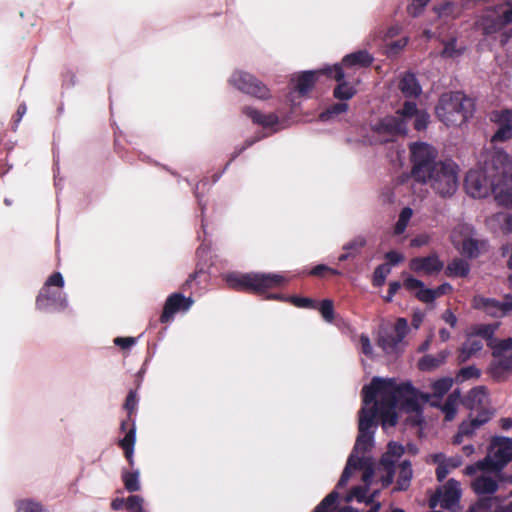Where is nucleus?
Masks as SVG:
<instances>
[{"instance_id": "obj_54", "label": "nucleus", "mask_w": 512, "mask_h": 512, "mask_svg": "<svg viewBox=\"0 0 512 512\" xmlns=\"http://www.w3.org/2000/svg\"><path fill=\"white\" fill-rule=\"evenodd\" d=\"M429 1L430 0H412L411 4L408 6L409 14L414 17L418 16Z\"/></svg>"}, {"instance_id": "obj_63", "label": "nucleus", "mask_w": 512, "mask_h": 512, "mask_svg": "<svg viewBox=\"0 0 512 512\" xmlns=\"http://www.w3.org/2000/svg\"><path fill=\"white\" fill-rule=\"evenodd\" d=\"M442 319L447 323L449 324L451 327H455L456 324H457V317L454 315L453 312H451L450 310H446L443 315H442Z\"/></svg>"}, {"instance_id": "obj_12", "label": "nucleus", "mask_w": 512, "mask_h": 512, "mask_svg": "<svg viewBox=\"0 0 512 512\" xmlns=\"http://www.w3.org/2000/svg\"><path fill=\"white\" fill-rule=\"evenodd\" d=\"M404 453V447L396 442H390L387 451L381 457L377 467L379 481L383 487L392 484L395 473V464L399 461Z\"/></svg>"}, {"instance_id": "obj_33", "label": "nucleus", "mask_w": 512, "mask_h": 512, "mask_svg": "<svg viewBox=\"0 0 512 512\" xmlns=\"http://www.w3.org/2000/svg\"><path fill=\"white\" fill-rule=\"evenodd\" d=\"M470 271L467 261L461 258L453 259L446 267L445 274L448 277H465Z\"/></svg>"}, {"instance_id": "obj_15", "label": "nucleus", "mask_w": 512, "mask_h": 512, "mask_svg": "<svg viewBox=\"0 0 512 512\" xmlns=\"http://www.w3.org/2000/svg\"><path fill=\"white\" fill-rule=\"evenodd\" d=\"M482 473L476 477L471 486L474 492L479 496L492 495L499 487L500 472L484 469L480 470Z\"/></svg>"}, {"instance_id": "obj_23", "label": "nucleus", "mask_w": 512, "mask_h": 512, "mask_svg": "<svg viewBox=\"0 0 512 512\" xmlns=\"http://www.w3.org/2000/svg\"><path fill=\"white\" fill-rule=\"evenodd\" d=\"M436 497L441 506L450 509L457 505L461 497L460 484L454 479H450L445 485L438 489Z\"/></svg>"}, {"instance_id": "obj_28", "label": "nucleus", "mask_w": 512, "mask_h": 512, "mask_svg": "<svg viewBox=\"0 0 512 512\" xmlns=\"http://www.w3.org/2000/svg\"><path fill=\"white\" fill-rule=\"evenodd\" d=\"M494 360L492 362L491 371L492 375L497 378L501 379L506 374H509L512 372V355H506L502 354L500 355H493Z\"/></svg>"}, {"instance_id": "obj_17", "label": "nucleus", "mask_w": 512, "mask_h": 512, "mask_svg": "<svg viewBox=\"0 0 512 512\" xmlns=\"http://www.w3.org/2000/svg\"><path fill=\"white\" fill-rule=\"evenodd\" d=\"M36 306L40 310L61 311L67 307L66 295L60 290L43 287L36 299Z\"/></svg>"}, {"instance_id": "obj_43", "label": "nucleus", "mask_w": 512, "mask_h": 512, "mask_svg": "<svg viewBox=\"0 0 512 512\" xmlns=\"http://www.w3.org/2000/svg\"><path fill=\"white\" fill-rule=\"evenodd\" d=\"M391 269L388 264L379 265L373 274V285L380 287L385 283L387 276L390 274Z\"/></svg>"}, {"instance_id": "obj_61", "label": "nucleus", "mask_w": 512, "mask_h": 512, "mask_svg": "<svg viewBox=\"0 0 512 512\" xmlns=\"http://www.w3.org/2000/svg\"><path fill=\"white\" fill-rule=\"evenodd\" d=\"M137 406V397L136 393L131 391L125 401V408L129 413L133 412Z\"/></svg>"}, {"instance_id": "obj_32", "label": "nucleus", "mask_w": 512, "mask_h": 512, "mask_svg": "<svg viewBox=\"0 0 512 512\" xmlns=\"http://www.w3.org/2000/svg\"><path fill=\"white\" fill-rule=\"evenodd\" d=\"M449 355V351L443 350L436 355H425L419 361V368L421 370H433L442 365Z\"/></svg>"}, {"instance_id": "obj_45", "label": "nucleus", "mask_w": 512, "mask_h": 512, "mask_svg": "<svg viewBox=\"0 0 512 512\" xmlns=\"http://www.w3.org/2000/svg\"><path fill=\"white\" fill-rule=\"evenodd\" d=\"M366 245V239L363 236H357L343 246V250L353 253L354 257L360 253V250Z\"/></svg>"}, {"instance_id": "obj_21", "label": "nucleus", "mask_w": 512, "mask_h": 512, "mask_svg": "<svg viewBox=\"0 0 512 512\" xmlns=\"http://www.w3.org/2000/svg\"><path fill=\"white\" fill-rule=\"evenodd\" d=\"M193 304L191 298H185L182 294L175 293L169 296L165 302L161 322L167 323L173 319L174 314L179 310L187 311Z\"/></svg>"}, {"instance_id": "obj_18", "label": "nucleus", "mask_w": 512, "mask_h": 512, "mask_svg": "<svg viewBox=\"0 0 512 512\" xmlns=\"http://www.w3.org/2000/svg\"><path fill=\"white\" fill-rule=\"evenodd\" d=\"M326 75L334 78L339 84L334 89V96L340 100H348L354 96L356 90L353 86L344 81L345 73L343 72L342 65H334L333 67H325Z\"/></svg>"}, {"instance_id": "obj_40", "label": "nucleus", "mask_w": 512, "mask_h": 512, "mask_svg": "<svg viewBox=\"0 0 512 512\" xmlns=\"http://www.w3.org/2000/svg\"><path fill=\"white\" fill-rule=\"evenodd\" d=\"M269 298L282 300V301L289 300L295 306L300 307V308H316L314 301L310 298H302V297L284 298L283 296H281L279 294L270 295Z\"/></svg>"}, {"instance_id": "obj_3", "label": "nucleus", "mask_w": 512, "mask_h": 512, "mask_svg": "<svg viewBox=\"0 0 512 512\" xmlns=\"http://www.w3.org/2000/svg\"><path fill=\"white\" fill-rule=\"evenodd\" d=\"M372 446L373 444L366 450H353V453L348 458L346 467L337 483L336 488L340 489L346 486L351 475L356 472H360L363 485L355 486L347 495L346 501L350 502L351 500L356 499L359 502L371 504V507L367 512H379L381 504L379 502H374V498L377 496L378 490L373 491L369 497L366 495L368 487L372 483L373 477L375 475L374 462L369 457L358 456L359 453H365Z\"/></svg>"}, {"instance_id": "obj_36", "label": "nucleus", "mask_w": 512, "mask_h": 512, "mask_svg": "<svg viewBox=\"0 0 512 512\" xmlns=\"http://www.w3.org/2000/svg\"><path fill=\"white\" fill-rule=\"evenodd\" d=\"M497 500L494 497H481L468 512H495Z\"/></svg>"}, {"instance_id": "obj_6", "label": "nucleus", "mask_w": 512, "mask_h": 512, "mask_svg": "<svg viewBox=\"0 0 512 512\" xmlns=\"http://www.w3.org/2000/svg\"><path fill=\"white\" fill-rule=\"evenodd\" d=\"M512 460V438L495 436L490 442L488 453L483 460L465 468V474L474 475L477 470H501Z\"/></svg>"}, {"instance_id": "obj_60", "label": "nucleus", "mask_w": 512, "mask_h": 512, "mask_svg": "<svg viewBox=\"0 0 512 512\" xmlns=\"http://www.w3.org/2000/svg\"><path fill=\"white\" fill-rule=\"evenodd\" d=\"M449 472L450 468L448 467V464L445 463L444 461L440 462L436 469L437 479L439 481H443L447 477Z\"/></svg>"}, {"instance_id": "obj_55", "label": "nucleus", "mask_w": 512, "mask_h": 512, "mask_svg": "<svg viewBox=\"0 0 512 512\" xmlns=\"http://www.w3.org/2000/svg\"><path fill=\"white\" fill-rule=\"evenodd\" d=\"M51 286H56L58 288H62L64 286V279L61 273L55 272L47 279L44 287L50 288Z\"/></svg>"}, {"instance_id": "obj_26", "label": "nucleus", "mask_w": 512, "mask_h": 512, "mask_svg": "<svg viewBox=\"0 0 512 512\" xmlns=\"http://www.w3.org/2000/svg\"><path fill=\"white\" fill-rule=\"evenodd\" d=\"M323 69L318 71H305L292 79L295 82L294 90L300 96L306 95L314 86L317 74H325Z\"/></svg>"}, {"instance_id": "obj_19", "label": "nucleus", "mask_w": 512, "mask_h": 512, "mask_svg": "<svg viewBox=\"0 0 512 512\" xmlns=\"http://www.w3.org/2000/svg\"><path fill=\"white\" fill-rule=\"evenodd\" d=\"M401 114L406 122V133L408 132V125L412 120L417 131L426 129L429 122V114L425 110L418 109L414 102L405 101L401 108Z\"/></svg>"}, {"instance_id": "obj_27", "label": "nucleus", "mask_w": 512, "mask_h": 512, "mask_svg": "<svg viewBox=\"0 0 512 512\" xmlns=\"http://www.w3.org/2000/svg\"><path fill=\"white\" fill-rule=\"evenodd\" d=\"M243 113L263 128H274L279 124V118L274 113L264 114L249 106L243 108Z\"/></svg>"}, {"instance_id": "obj_47", "label": "nucleus", "mask_w": 512, "mask_h": 512, "mask_svg": "<svg viewBox=\"0 0 512 512\" xmlns=\"http://www.w3.org/2000/svg\"><path fill=\"white\" fill-rule=\"evenodd\" d=\"M502 354L512 355V338L500 340L493 345V355L501 356Z\"/></svg>"}, {"instance_id": "obj_49", "label": "nucleus", "mask_w": 512, "mask_h": 512, "mask_svg": "<svg viewBox=\"0 0 512 512\" xmlns=\"http://www.w3.org/2000/svg\"><path fill=\"white\" fill-rule=\"evenodd\" d=\"M319 311L326 322L331 323L334 319L333 302L329 299H325L321 302Z\"/></svg>"}, {"instance_id": "obj_13", "label": "nucleus", "mask_w": 512, "mask_h": 512, "mask_svg": "<svg viewBox=\"0 0 512 512\" xmlns=\"http://www.w3.org/2000/svg\"><path fill=\"white\" fill-rule=\"evenodd\" d=\"M472 306L491 317L503 318L512 314V294H506L502 300L476 295L472 300Z\"/></svg>"}, {"instance_id": "obj_2", "label": "nucleus", "mask_w": 512, "mask_h": 512, "mask_svg": "<svg viewBox=\"0 0 512 512\" xmlns=\"http://www.w3.org/2000/svg\"><path fill=\"white\" fill-rule=\"evenodd\" d=\"M512 157L494 149L486 152L477 168L465 178V189L473 198H484L493 193L496 201L512 208Z\"/></svg>"}, {"instance_id": "obj_7", "label": "nucleus", "mask_w": 512, "mask_h": 512, "mask_svg": "<svg viewBox=\"0 0 512 512\" xmlns=\"http://www.w3.org/2000/svg\"><path fill=\"white\" fill-rule=\"evenodd\" d=\"M418 182L429 184L442 197L451 196L458 186V167L452 161L439 162L427 178Z\"/></svg>"}, {"instance_id": "obj_34", "label": "nucleus", "mask_w": 512, "mask_h": 512, "mask_svg": "<svg viewBox=\"0 0 512 512\" xmlns=\"http://www.w3.org/2000/svg\"><path fill=\"white\" fill-rule=\"evenodd\" d=\"M412 478V468L409 461L405 460L399 465L398 479L396 490H406Z\"/></svg>"}, {"instance_id": "obj_64", "label": "nucleus", "mask_w": 512, "mask_h": 512, "mask_svg": "<svg viewBox=\"0 0 512 512\" xmlns=\"http://www.w3.org/2000/svg\"><path fill=\"white\" fill-rule=\"evenodd\" d=\"M495 328L496 327L492 325H485L479 329L478 334L488 339L493 335Z\"/></svg>"}, {"instance_id": "obj_24", "label": "nucleus", "mask_w": 512, "mask_h": 512, "mask_svg": "<svg viewBox=\"0 0 512 512\" xmlns=\"http://www.w3.org/2000/svg\"><path fill=\"white\" fill-rule=\"evenodd\" d=\"M488 402V396L485 388L476 387L473 388L464 399L465 406L472 411V415H479L483 410L492 412L486 407Z\"/></svg>"}, {"instance_id": "obj_10", "label": "nucleus", "mask_w": 512, "mask_h": 512, "mask_svg": "<svg viewBox=\"0 0 512 512\" xmlns=\"http://www.w3.org/2000/svg\"><path fill=\"white\" fill-rule=\"evenodd\" d=\"M454 246L469 258L478 257L487 248L484 240L478 239L473 227L466 223L458 224L451 233Z\"/></svg>"}, {"instance_id": "obj_35", "label": "nucleus", "mask_w": 512, "mask_h": 512, "mask_svg": "<svg viewBox=\"0 0 512 512\" xmlns=\"http://www.w3.org/2000/svg\"><path fill=\"white\" fill-rule=\"evenodd\" d=\"M460 401V392L453 391L441 407L442 412L445 414L446 421H452L457 412V406Z\"/></svg>"}, {"instance_id": "obj_37", "label": "nucleus", "mask_w": 512, "mask_h": 512, "mask_svg": "<svg viewBox=\"0 0 512 512\" xmlns=\"http://www.w3.org/2000/svg\"><path fill=\"white\" fill-rule=\"evenodd\" d=\"M412 216L413 210L410 207H405L401 210L398 221L394 227V233L396 235H401L404 233Z\"/></svg>"}, {"instance_id": "obj_41", "label": "nucleus", "mask_w": 512, "mask_h": 512, "mask_svg": "<svg viewBox=\"0 0 512 512\" xmlns=\"http://www.w3.org/2000/svg\"><path fill=\"white\" fill-rule=\"evenodd\" d=\"M464 47L456 46V39H450L444 43L441 55L445 58H457L463 53Z\"/></svg>"}, {"instance_id": "obj_53", "label": "nucleus", "mask_w": 512, "mask_h": 512, "mask_svg": "<svg viewBox=\"0 0 512 512\" xmlns=\"http://www.w3.org/2000/svg\"><path fill=\"white\" fill-rule=\"evenodd\" d=\"M479 374L480 373L477 368H475L474 366H468V367L462 368L459 371L457 378L460 379L461 381H464V380L471 379V378H477L479 376Z\"/></svg>"}, {"instance_id": "obj_38", "label": "nucleus", "mask_w": 512, "mask_h": 512, "mask_svg": "<svg viewBox=\"0 0 512 512\" xmlns=\"http://www.w3.org/2000/svg\"><path fill=\"white\" fill-rule=\"evenodd\" d=\"M122 479H123L125 488L129 492H136V491L140 490L139 471H134V472L125 471L122 474Z\"/></svg>"}, {"instance_id": "obj_29", "label": "nucleus", "mask_w": 512, "mask_h": 512, "mask_svg": "<svg viewBox=\"0 0 512 512\" xmlns=\"http://www.w3.org/2000/svg\"><path fill=\"white\" fill-rule=\"evenodd\" d=\"M398 87L406 98L417 97L421 93V87L412 73H406L400 79Z\"/></svg>"}, {"instance_id": "obj_4", "label": "nucleus", "mask_w": 512, "mask_h": 512, "mask_svg": "<svg viewBox=\"0 0 512 512\" xmlns=\"http://www.w3.org/2000/svg\"><path fill=\"white\" fill-rule=\"evenodd\" d=\"M473 111V100L461 92L443 94L436 106V115L446 126L461 125L467 121Z\"/></svg>"}, {"instance_id": "obj_44", "label": "nucleus", "mask_w": 512, "mask_h": 512, "mask_svg": "<svg viewBox=\"0 0 512 512\" xmlns=\"http://www.w3.org/2000/svg\"><path fill=\"white\" fill-rule=\"evenodd\" d=\"M338 497V492L332 491L320 502V504L315 508L314 512H330Z\"/></svg>"}, {"instance_id": "obj_42", "label": "nucleus", "mask_w": 512, "mask_h": 512, "mask_svg": "<svg viewBox=\"0 0 512 512\" xmlns=\"http://www.w3.org/2000/svg\"><path fill=\"white\" fill-rule=\"evenodd\" d=\"M348 109V105L346 103H336L331 105L326 111L320 114V119L322 121H327L332 119L334 116L342 114L346 112Z\"/></svg>"}, {"instance_id": "obj_51", "label": "nucleus", "mask_w": 512, "mask_h": 512, "mask_svg": "<svg viewBox=\"0 0 512 512\" xmlns=\"http://www.w3.org/2000/svg\"><path fill=\"white\" fill-rule=\"evenodd\" d=\"M496 220L502 224V228L506 231H512V213L501 211L496 214Z\"/></svg>"}, {"instance_id": "obj_1", "label": "nucleus", "mask_w": 512, "mask_h": 512, "mask_svg": "<svg viewBox=\"0 0 512 512\" xmlns=\"http://www.w3.org/2000/svg\"><path fill=\"white\" fill-rule=\"evenodd\" d=\"M452 384V378H441L432 384L433 394L430 395L417 391L410 383L398 384L394 379L374 377L362 389L363 406L359 411V433L355 450H366L373 444L378 418H381L385 430L396 425V408L414 413L413 423L420 424L422 404L429 402L432 397L440 399L450 390Z\"/></svg>"}, {"instance_id": "obj_57", "label": "nucleus", "mask_w": 512, "mask_h": 512, "mask_svg": "<svg viewBox=\"0 0 512 512\" xmlns=\"http://www.w3.org/2000/svg\"><path fill=\"white\" fill-rule=\"evenodd\" d=\"M359 342L361 345L362 353L371 357L373 355V348H372L369 337L365 334H362L359 338Z\"/></svg>"}, {"instance_id": "obj_39", "label": "nucleus", "mask_w": 512, "mask_h": 512, "mask_svg": "<svg viewBox=\"0 0 512 512\" xmlns=\"http://www.w3.org/2000/svg\"><path fill=\"white\" fill-rule=\"evenodd\" d=\"M16 512H46L42 505L30 499L19 500L16 503Z\"/></svg>"}, {"instance_id": "obj_9", "label": "nucleus", "mask_w": 512, "mask_h": 512, "mask_svg": "<svg viewBox=\"0 0 512 512\" xmlns=\"http://www.w3.org/2000/svg\"><path fill=\"white\" fill-rule=\"evenodd\" d=\"M410 161L412 164V177L418 182L429 176L432 170L439 162H436L437 150L425 142H415L410 144Z\"/></svg>"}, {"instance_id": "obj_22", "label": "nucleus", "mask_w": 512, "mask_h": 512, "mask_svg": "<svg viewBox=\"0 0 512 512\" xmlns=\"http://www.w3.org/2000/svg\"><path fill=\"white\" fill-rule=\"evenodd\" d=\"M491 418L489 411L483 410L479 415L470 414V420L463 422L459 426L458 433L453 438L454 444H461L464 437H469L473 432L483 424L487 423Z\"/></svg>"}, {"instance_id": "obj_11", "label": "nucleus", "mask_w": 512, "mask_h": 512, "mask_svg": "<svg viewBox=\"0 0 512 512\" xmlns=\"http://www.w3.org/2000/svg\"><path fill=\"white\" fill-rule=\"evenodd\" d=\"M228 83L239 91L258 99L264 100L270 97V91L267 86L248 72L242 70L234 71L228 79Z\"/></svg>"}, {"instance_id": "obj_8", "label": "nucleus", "mask_w": 512, "mask_h": 512, "mask_svg": "<svg viewBox=\"0 0 512 512\" xmlns=\"http://www.w3.org/2000/svg\"><path fill=\"white\" fill-rule=\"evenodd\" d=\"M406 135V122L401 114V108L394 115H387L371 124L370 140L373 144L394 142Z\"/></svg>"}, {"instance_id": "obj_46", "label": "nucleus", "mask_w": 512, "mask_h": 512, "mask_svg": "<svg viewBox=\"0 0 512 512\" xmlns=\"http://www.w3.org/2000/svg\"><path fill=\"white\" fill-rule=\"evenodd\" d=\"M408 43V38L403 37L401 39L390 41L386 43V53L388 56L397 55Z\"/></svg>"}, {"instance_id": "obj_62", "label": "nucleus", "mask_w": 512, "mask_h": 512, "mask_svg": "<svg viewBox=\"0 0 512 512\" xmlns=\"http://www.w3.org/2000/svg\"><path fill=\"white\" fill-rule=\"evenodd\" d=\"M324 271H329L333 274H339V272L337 270L331 269L328 266L323 265V264H320V265H317L316 267H314L310 271V274L315 275V276H321Z\"/></svg>"}, {"instance_id": "obj_16", "label": "nucleus", "mask_w": 512, "mask_h": 512, "mask_svg": "<svg viewBox=\"0 0 512 512\" xmlns=\"http://www.w3.org/2000/svg\"><path fill=\"white\" fill-rule=\"evenodd\" d=\"M490 118L498 125L497 131L491 138L492 143L504 142L512 138V110L494 111Z\"/></svg>"}, {"instance_id": "obj_59", "label": "nucleus", "mask_w": 512, "mask_h": 512, "mask_svg": "<svg viewBox=\"0 0 512 512\" xmlns=\"http://www.w3.org/2000/svg\"><path fill=\"white\" fill-rule=\"evenodd\" d=\"M385 259L388 261L390 265H396L403 261L404 256L400 252L389 251L385 254Z\"/></svg>"}, {"instance_id": "obj_48", "label": "nucleus", "mask_w": 512, "mask_h": 512, "mask_svg": "<svg viewBox=\"0 0 512 512\" xmlns=\"http://www.w3.org/2000/svg\"><path fill=\"white\" fill-rule=\"evenodd\" d=\"M143 498L138 495L129 496L126 500V509L129 512H146L143 508Z\"/></svg>"}, {"instance_id": "obj_20", "label": "nucleus", "mask_w": 512, "mask_h": 512, "mask_svg": "<svg viewBox=\"0 0 512 512\" xmlns=\"http://www.w3.org/2000/svg\"><path fill=\"white\" fill-rule=\"evenodd\" d=\"M443 267L444 263L435 253L426 257H415L411 259L409 263V268L413 272L424 275L436 274L440 272Z\"/></svg>"}, {"instance_id": "obj_50", "label": "nucleus", "mask_w": 512, "mask_h": 512, "mask_svg": "<svg viewBox=\"0 0 512 512\" xmlns=\"http://www.w3.org/2000/svg\"><path fill=\"white\" fill-rule=\"evenodd\" d=\"M512 22V7L506 9L502 15L498 16L492 29L499 30L504 26L510 24Z\"/></svg>"}, {"instance_id": "obj_5", "label": "nucleus", "mask_w": 512, "mask_h": 512, "mask_svg": "<svg viewBox=\"0 0 512 512\" xmlns=\"http://www.w3.org/2000/svg\"><path fill=\"white\" fill-rule=\"evenodd\" d=\"M226 284L237 290H251L264 293L268 289L280 287L286 282L281 274L276 273H227L223 276Z\"/></svg>"}, {"instance_id": "obj_30", "label": "nucleus", "mask_w": 512, "mask_h": 512, "mask_svg": "<svg viewBox=\"0 0 512 512\" xmlns=\"http://www.w3.org/2000/svg\"><path fill=\"white\" fill-rule=\"evenodd\" d=\"M483 348V341L478 336H469L463 343L458 359L460 362L467 361L472 355L476 354Z\"/></svg>"}, {"instance_id": "obj_56", "label": "nucleus", "mask_w": 512, "mask_h": 512, "mask_svg": "<svg viewBox=\"0 0 512 512\" xmlns=\"http://www.w3.org/2000/svg\"><path fill=\"white\" fill-rule=\"evenodd\" d=\"M424 285V283L414 277H407L404 282H403V286L409 290V291H418L420 290V288H422V286Z\"/></svg>"}, {"instance_id": "obj_31", "label": "nucleus", "mask_w": 512, "mask_h": 512, "mask_svg": "<svg viewBox=\"0 0 512 512\" xmlns=\"http://www.w3.org/2000/svg\"><path fill=\"white\" fill-rule=\"evenodd\" d=\"M372 57L366 51H357L346 55L342 60V65L345 67H366L372 62Z\"/></svg>"}, {"instance_id": "obj_58", "label": "nucleus", "mask_w": 512, "mask_h": 512, "mask_svg": "<svg viewBox=\"0 0 512 512\" xmlns=\"http://www.w3.org/2000/svg\"><path fill=\"white\" fill-rule=\"evenodd\" d=\"M136 340L133 337H116L114 344L122 349H128L135 344Z\"/></svg>"}, {"instance_id": "obj_14", "label": "nucleus", "mask_w": 512, "mask_h": 512, "mask_svg": "<svg viewBox=\"0 0 512 512\" xmlns=\"http://www.w3.org/2000/svg\"><path fill=\"white\" fill-rule=\"evenodd\" d=\"M408 322L405 318H398L393 331H382L379 334L378 345L386 354L398 353L404 344L408 333Z\"/></svg>"}, {"instance_id": "obj_25", "label": "nucleus", "mask_w": 512, "mask_h": 512, "mask_svg": "<svg viewBox=\"0 0 512 512\" xmlns=\"http://www.w3.org/2000/svg\"><path fill=\"white\" fill-rule=\"evenodd\" d=\"M129 423H130V418H128L127 420H123L121 423V430L123 432H125V436H124V438H122L119 441V445L124 450L125 457L129 461V463L131 465H133V463H134L133 453H134V445H135V441H136V428H135L134 422L132 421L131 427L128 429L127 427L129 425Z\"/></svg>"}, {"instance_id": "obj_52", "label": "nucleus", "mask_w": 512, "mask_h": 512, "mask_svg": "<svg viewBox=\"0 0 512 512\" xmlns=\"http://www.w3.org/2000/svg\"><path fill=\"white\" fill-rule=\"evenodd\" d=\"M415 295L424 303H431L436 299L433 289L426 288L424 285L415 293Z\"/></svg>"}]
</instances>
